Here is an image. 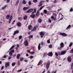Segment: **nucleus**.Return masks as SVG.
<instances>
[{"instance_id":"obj_1","label":"nucleus","mask_w":73,"mask_h":73,"mask_svg":"<svg viewBox=\"0 0 73 73\" xmlns=\"http://www.w3.org/2000/svg\"><path fill=\"white\" fill-rule=\"evenodd\" d=\"M14 52L15 50H12L9 52V54L10 56H9L8 57L9 60H10V59L12 58V56L13 53H14Z\"/></svg>"},{"instance_id":"obj_2","label":"nucleus","mask_w":73,"mask_h":73,"mask_svg":"<svg viewBox=\"0 0 73 73\" xmlns=\"http://www.w3.org/2000/svg\"><path fill=\"white\" fill-rule=\"evenodd\" d=\"M66 53V50H64L59 53V56H61V55H64Z\"/></svg>"},{"instance_id":"obj_3","label":"nucleus","mask_w":73,"mask_h":73,"mask_svg":"<svg viewBox=\"0 0 73 73\" xmlns=\"http://www.w3.org/2000/svg\"><path fill=\"white\" fill-rule=\"evenodd\" d=\"M45 32H41L40 33V35L41 38H42V37L44 36V35H45Z\"/></svg>"},{"instance_id":"obj_4","label":"nucleus","mask_w":73,"mask_h":73,"mask_svg":"<svg viewBox=\"0 0 73 73\" xmlns=\"http://www.w3.org/2000/svg\"><path fill=\"white\" fill-rule=\"evenodd\" d=\"M50 65V61H48L47 62V63L46 64V68L47 69V70L48 69V68H49V66Z\"/></svg>"},{"instance_id":"obj_5","label":"nucleus","mask_w":73,"mask_h":73,"mask_svg":"<svg viewBox=\"0 0 73 73\" xmlns=\"http://www.w3.org/2000/svg\"><path fill=\"white\" fill-rule=\"evenodd\" d=\"M38 28V26L36 25L35 27H34L33 29L31 31V32H34V31H35L36 30V29H37Z\"/></svg>"},{"instance_id":"obj_6","label":"nucleus","mask_w":73,"mask_h":73,"mask_svg":"<svg viewBox=\"0 0 73 73\" xmlns=\"http://www.w3.org/2000/svg\"><path fill=\"white\" fill-rule=\"evenodd\" d=\"M60 35H61V36H62L64 37H65V36H67V35L64 33H60Z\"/></svg>"},{"instance_id":"obj_7","label":"nucleus","mask_w":73,"mask_h":73,"mask_svg":"<svg viewBox=\"0 0 73 73\" xmlns=\"http://www.w3.org/2000/svg\"><path fill=\"white\" fill-rule=\"evenodd\" d=\"M10 63L9 62H6V63L5 64V68H8V66H9V64Z\"/></svg>"},{"instance_id":"obj_8","label":"nucleus","mask_w":73,"mask_h":73,"mask_svg":"<svg viewBox=\"0 0 73 73\" xmlns=\"http://www.w3.org/2000/svg\"><path fill=\"white\" fill-rule=\"evenodd\" d=\"M24 44L25 46H28V41L26 40L24 42Z\"/></svg>"},{"instance_id":"obj_9","label":"nucleus","mask_w":73,"mask_h":73,"mask_svg":"<svg viewBox=\"0 0 73 73\" xmlns=\"http://www.w3.org/2000/svg\"><path fill=\"white\" fill-rule=\"evenodd\" d=\"M33 11V9H31L27 11L26 12V13H31V12H32Z\"/></svg>"},{"instance_id":"obj_10","label":"nucleus","mask_w":73,"mask_h":73,"mask_svg":"<svg viewBox=\"0 0 73 73\" xmlns=\"http://www.w3.org/2000/svg\"><path fill=\"white\" fill-rule=\"evenodd\" d=\"M40 15V11H38L36 15V17H38V16Z\"/></svg>"},{"instance_id":"obj_11","label":"nucleus","mask_w":73,"mask_h":73,"mask_svg":"<svg viewBox=\"0 0 73 73\" xmlns=\"http://www.w3.org/2000/svg\"><path fill=\"white\" fill-rule=\"evenodd\" d=\"M30 8V7H25L23 8V9L24 11H25V10H27V9H29Z\"/></svg>"},{"instance_id":"obj_12","label":"nucleus","mask_w":73,"mask_h":73,"mask_svg":"<svg viewBox=\"0 0 73 73\" xmlns=\"http://www.w3.org/2000/svg\"><path fill=\"white\" fill-rule=\"evenodd\" d=\"M67 60L69 62H71L72 59H71V58H70V56H68L67 58Z\"/></svg>"},{"instance_id":"obj_13","label":"nucleus","mask_w":73,"mask_h":73,"mask_svg":"<svg viewBox=\"0 0 73 73\" xmlns=\"http://www.w3.org/2000/svg\"><path fill=\"white\" fill-rule=\"evenodd\" d=\"M19 30H17L16 31H14V33L13 34V35H16V34H18L19 33Z\"/></svg>"},{"instance_id":"obj_14","label":"nucleus","mask_w":73,"mask_h":73,"mask_svg":"<svg viewBox=\"0 0 73 73\" xmlns=\"http://www.w3.org/2000/svg\"><path fill=\"white\" fill-rule=\"evenodd\" d=\"M20 54H17V58L18 60H19L20 58V56H21Z\"/></svg>"},{"instance_id":"obj_15","label":"nucleus","mask_w":73,"mask_h":73,"mask_svg":"<svg viewBox=\"0 0 73 73\" xmlns=\"http://www.w3.org/2000/svg\"><path fill=\"white\" fill-rule=\"evenodd\" d=\"M60 45L62 48H64V44L62 42L60 44Z\"/></svg>"},{"instance_id":"obj_16","label":"nucleus","mask_w":73,"mask_h":73,"mask_svg":"<svg viewBox=\"0 0 73 73\" xmlns=\"http://www.w3.org/2000/svg\"><path fill=\"white\" fill-rule=\"evenodd\" d=\"M35 14H32L30 16V17L33 19H34L35 17Z\"/></svg>"},{"instance_id":"obj_17","label":"nucleus","mask_w":73,"mask_h":73,"mask_svg":"<svg viewBox=\"0 0 73 73\" xmlns=\"http://www.w3.org/2000/svg\"><path fill=\"white\" fill-rule=\"evenodd\" d=\"M48 56H50V57H51V56H52V52H51L48 54Z\"/></svg>"},{"instance_id":"obj_18","label":"nucleus","mask_w":73,"mask_h":73,"mask_svg":"<svg viewBox=\"0 0 73 73\" xmlns=\"http://www.w3.org/2000/svg\"><path fill=\"white\" fill-rule=\"evenodd\" d=\"M17 25L18 27H20L21 25V24L20 22H19L17 23Z\"/></svg>"},{"instance_id":"obj_19","label":"nucleus","mask_w":73,"mask_h":73,"mask_svg":"<svg viewBox=\"0 0 73 73\" xmlns=\"http://www.w3.org/2000/svg\"><path fill=\"white\" fill-rule=\"evenodd\" d=\"M41 62H42V60H40L39 61V62L38 63V64L37 65L38 66H39V65H40L41 64Z\"/></svg>"},{"instance_id":"obj_20","label":"nucleus","mask_w":73,"mask_h":73,"mask_svg":"<svg viewBox=\"0 0 73 73\" xmlns=\"http://www.w3.org/2000/svg\"><path fill=\"white\" fill-rule=\"evenodd\" d=\"M39 5H38V6L40 7H41L42 5V1H40V2H39Z\"/></svg>"},{"instance_id":"obj_21","label":"nucleus","mask_w":73,"mask_h":73,"mask_svg":"<svg viewBox=\"0 0 73 73\" xmlns=\"http://www.w3.org/2000/svg\"><path fill=\"white\" fill-rule=\"evenodd\" d=\"M18 19L19 21H21L23 20V18H22V17H19L18 18Z\"/></svg>"},{"instance_id":"obj_22","label":"nucleus","mask_w":73,"mask_h":73,"mask_svg":"<svg viewBox=\"0 0 73 73\" xmlns=\"http://www.w3.org/2000/svg\"><path fill=\"white\" fill-rule=\"evenodd\" d=\"M15 46L14 45H13L9 49V50H11V49H13L14 48H15Z\"/></svg>"},{"instance_id":"obj_23","label":"nucleus","mask_w":73,"mask_h":73,"mask_svg":"<svg viewBox=\"0 0 73 73\" xmlns=\"http://www.w3.org/2000/svg\"><path fill=\"white\" fill-rule=\"evenodd\" d=\"M15 46L14 45H13L9 49V50H11V49H13L14 48H15Z\"/></svg>"},{"instance_id":"obj_24","label":"nucleus","mask_w":73,"mask_h":73,"mask_svg":"<svg viewBox=\"0 0 73 73\" xmlns=\"http://www.w3.org/2000/svg\"><path fill=\"white\" fill-rule=\"evenodd\" d=\"M15 46L14 45H13L9 49V50H11V49H13L14 48H15Z\"/></svg>"},{"instance_id":"obj_25","label":"nucleus","mask_w":73,"mask_h":73,"mask_svg":"<svg viewBox=\"0 0 73 73\" xmlns=\"http://www.w3.org/2000/svg\"><path fill=\"white\" fill-rule=\"evenodd\" d=\"M22 4H27V2H26V1H25V0H23L22 1Z\"/></svg>"},{"instance_id":"obj_26","label":"nucleus","mask_w":73,"mask_h":73,"mask_svg":"<svg viewBox=\"0 0 73 73\" xmlns=\"http://www.w3.org/2000/svg\"><path fill=\"white\" fill-rule=\"evenodd\" d=\"M40 48H40V44L39 43L38 46V50H40Z\"/></svg>"},{"instance_id":"obj_27","label":"nucleus","mask_w":73,"mask_h":73,"mask_svg":"<svg viewBox=\"0 0 73 73\" xmlns=\"http://www.w3.org/2000/svg\"><path fill=\"white\" fill-rule=\"evenodd\" d=\"M10 16V15H7V16H6V18L7 19H8V20L9 19V17Z\"/></svg>"},{"instance_id":"obj_28","label":"nucleus","mask_w":73,"mask_h":73,"mask_svg":"<svg viewBox=\"0 0 73 73\" xmlns=\"http://www.w3.org/2000/svg\"><path fill=\"white\" fill-rule=\"evenodd\" d=\"M19 0H17V1H16L15 5H18V4H19Z\"/></svg>"},{"instance_id":"obj_29","label":"nucleus","mask_w":73,"mask_h":73,"mask_svg":"<svg viewBox=\"0 0 73 73\" xmlns=\"http://www.w3.org/2000/svg\"><path fill=\"white\" fill-rule=\"evenodd\" d=\"M7 7V5H5L2 8V9H3H3H5V8Z\"/></svg>"},{"instance_id":"obj_30","label":"nucleus","mask_w":73,"mask_h":73,"mask_svg":"<svg viewBox=\"0 0 73 73\" xmlns=\"http://www.w3.org/2000/svg\"><path fill=\"white\" fill-rule=\"evenodd\" d=\"M27 19V16L25 15L23 17L24 20H26Z\"/></svg>"},{"instance_id":"obj_31","label":"nucleus","mask_w":73,"mask_h":73,"mask_svg":"<svg viewBox=\"0 0 73 73\" xmlns=\"http://www.w3.org/2000/svg\"><path fill=\"white\" fill-rule=\"evenodd\" d=\"M71 27V25H69L67 27L66 29H69Z\"/></svg>"},{"instance_id":"obj_32","label":"nucleus","mask_w":73,"mask_h":73,"mask_svg":"<svg viewBox=\"0 0 73 73\" xmlns=\"http://www.w3.org/2000/svg\"><path fill=\"white\" fill-rule=\"evenodd\" d=\"M72 45H73V43L72 42H70L69 45V47H71V46H72Z\"/></svg>"},{"instance_id":"obj_33","label":"nucleus","mask_w":73,"mask_h":73,"mask_svg":"<svg viewBox=\"0 0 73 73\" xmlns=\"http://www.w3.org/2000/svg\"><path fill=\"white\" fill-rule=\"evenodd\" d=\"M16 65V63L15 62L12 63V66H14L15 65Z\"/></svg>"},{"instance_id":"obj_34","label":"nucleus","mask_w":73,"mask_h":73,"mask_svg":"<svg viewBox=\"0 0 73 73\" xmlns=\"http://www.w3.org/2000/svg\"><path fill=\"white\" fill-rule=\"evenodd\" d=\"M32 26H31V25H29L28 27L29 29H32Z\"/></svg>"},{"instance_id":"obj_35","label":"nucleus","mask_w":73,"mask_h":73,"mask_svg":"<svg viewBox=\"0 0 73 73\" xmlns=\"http://www.w3.org/2000/svg\"><path fill=\"white\" fill-rule=\"evenodd\" d=\"M47 10H46V9H44V13H45V14H46V13H47Z\"/></svg>"},{"instance_id":"obj_36","label":"nucleus","mask_w":73,"mask_h":73,"mask_svg":"<svg viewBox=\"0 0 73 73\" xmlns=\"http://www.w3.org/2000/svg\"><path fill=\"white\" fill-rule=\"evenodd\" d=\"M33 37V35H31L29 36V39H30L31 38H32Z\"/></svg>"},{"instance_id":"obj_37","label":"nucleus","mask_w":73,"mask_h":73,"mask_svg":"<svg viewBox=\"0 0 73 73\" xmlns=\"http://www.w3.org/2000/svg\"><path fill=\"white\" fill-rule=\"evenodd\" d=\"M47 42L48 43V44H49L50 43V39L49 38L48 40H47Z\"/></svg>"},{"instance_id":"obj_38","label":"nucleus","mask_w":73,"mask_h":73,"mask_svg":"<svg viewBox=\"0 0 73 73\" xmlns=\"http://www.w3.org/2000/svg\"><path fill=\"white\" fill-rule=\"evenodd\" d=\"M44 6H42L41 7L40 9H39V11H41V9H42V8H44Z\"/></svg>"},{"instance_id":"obj_39","label":"nucleus","mask_w":73,"mask_h":73,"mask_svg":"<svg viewBox=\"0 0 73 73\" xmlns=\"http://www.w3.org/2000/svg\"><path fill=\"white\" fill-rule=\"evenodd\" d=\"M22 71V69H21L20 70H19L17 71V72H21Z\"/></svg>"},{"instance_id":"obj_40","label":"nucleus","mask_w":73,"mask_h":73,"mask_svg":"<svg viewBox=\"0 0 73 73\" xmlns=\"http://www.w3.org/2000/svg\"><path fill=\"white\" fill-rule=\"evenodd\" d=\"M38 23H41V21H42V20L41 19H39L38 20Z\"/></svg>"},{"instance_id":"obj_41","label":"nucleus","mask_w":73,"mask_h":73,"mask_svg":"<svg viewBox=\"0 0 73 73\" xmlns=\"http://www.w3.org/2000/svg\"><path fill=\"white\" fill-rule=\"evenodd\" d=\"M48 21L49 23H52V21H51V20H50V19H48Z\"/></svg>"},{"instance_id":"obj_42","label":"nucleus","mask_w":73,"mask_h":73,"mask_svg":"<svg viewBox=\"0 0 73 73\" xmlns=\"http://www.w3.org/2000/svg\"><path fill=\"white\" fill-rule=\"evenodd\" d=\"M62 47L61 46V47H58V49L59 50H60V49H62Z\"/></svg>"},{"instance_id":"obj_43","label":"nucleus","mask_w":73,"mask_h":73,"mask_svg":"<svg viewBox=\"0 0 73 73\" xmlns=\"http://www.w3.org/2000/svg\"><path fill=\"white\" fill-rule=\"evenodd\" d=\"M57 1H58V0H55L53 2L54 3H57Z\"/></svg>"},{"instance_id":"obj_44","label":"nucleus","mask_w":73,"mask_h":73,"mask_svg":"<svg viewBox=\"0 0 73 73\" xmlns=\"http://www.w3.org/2000/svg\"><path fill=\"white\" fill-rule=\"evenodd\" d=\"M24 60V59L23 58H20V61H22L23 60Z\"/></svg>"},{"instance_id":"obj_45","label":"nucleus","mask_w":73,"mask_h":73,"mask_svg":"<svg viewBox=\"0 0 73 73\" xmlns=\"http://www.w3.org/2000/svg\"><path fill=\"white\" fill-rule=\"evenodd\" d=\"M22 38V36L21 35H20L19 36V40H20V39H21Z\"/></svg>"},{"instance_id":"obj_46","label":"nucleus","mask_w":73,"mask_h":73,"mask_svg":"<svg viewBox=\"0 0 73 73\" xmlns=\"http://www.w3.org/2000/svg\"><path fill=\"white\" fill-rule=\"evenodd\" d=\"M28 3L29 5H31V1H29Z\"/></svg>"},{"instance_id":"obj_47","label":"nucleus","mask_w":73,"mask_h":73,"mask_svg":"<svg viewBox=\"0 0 73 73\" xmlns=\"http://www.w3.org/2000/svg\"><path fill=\"white\" fill-rule=\"evenodd\" d=\"M12 18H13V17H12V16H11L9 19L11 20H12Z\"/></svg>"},{"instance_id":"obj_48","label":"nucleus","mask_w":73,"mask_h":73,"mask_svg":"<svg viewBox=\"0 0 73 73\" xmlns=\"http://www.w3.org/2000/svg\"><path fill=\"white\" fill-rule=\"evenodd\" d=\"M71 68L72 69H73V63H72L71 66Z\"/></svg>"},{"instance_id":"obj_49","label":"nucleus","mask_w":73,"mask_h":73,"mask_svg":"<svg viewBox=\"0 0 73 73\" xmlns=\"http://www.w3.org/2000/svg\"><path fill=\"white\" fill-rule=\"evenodd\" d=\"M33 2H34V3H36V2H37V0H33Z\"/></svg>"},{"instance_id":"obj_50","label":"nucleus","mask_w":73,"mask_h":73,"mask_svg":"<svg viewBox=\"0 0 73 73\" xmlns=\"http://www.w3.org/2000/svg\"><path fill=\"white\" fill-rule=\"evenodd\" d=\"M29 58H30V59H32L33 58V56H31Z\"/></svg>"},{"instance_id":"obj_51","label":"nucleus","mask_w":73,"mask_h":73,"mask_svg":"<svg viewBox=\"0 0 73 73\" xmlns=\"http://www.w3.org/2000/svg\"><path fill=\"white\" fill-rule=\"evenodd\" d=\"M31 54H35V52H30Z\"/></svg>"},{"instance_id":"obj_52","label":"nucleus","mask_w":73,"mask_h":73,"mask_svg":"<svg viewBox=\"0 0 73 73\" xmlns=\"http://www.w3.org/2000/svg\"><path fill=\"white\" fill-rule=\"evenodd\" d=\"M55 55L56 56H58V54L57 52L55 53Z\"/></svg>"},{"instance_id":"obj_53","label":"nucleus","mask_w":73,"mask_h":73,"mask_svg":"<svg viewBox=\"0 0 73 73\" xmlns=\"http://www.w3.org/2000/svg\"><path fill=\"white\" fill-rule=\"evenodd\" d=\"M70 12H72V11H73V9H72V8H71V9H70Z\"/></svg>"},{"instance_id":"obj_54","label":"nucleus","mask_w":73,"mask_h":73,"mask_svg":"<svg viewBox=\"0 0 73 73\" xmlns=\"http://www.w3.org/2000/svg\"><path fill=\"white\" fill-rule=\"evenodd\" d=\"M51 19H54V17L53 16H52L51 17Z\"/></svg>"},{"instance_id":"obj_55","label":"nucleus","mask_w":73,"mask_h":73,"mask_svg":"<svg viewBox=\"0 0 73 73\" xmlns=\"http://www.w3.org/2000/svg\"><path fill=\"white\" fill-rule=\"evenodd\" d=\"M12 20H11V19H9V24H10V23H11V21Z\"/></svg>"},{"instance_id":"obj_56","label":"nucleus","mask_w":73,"mask_h":73,"mask_svg":"<svg viewBox=\"0 0 73 73\" xmlns=\"http://www.w3.org/2000/svg\"><path fill=\"white\" fill-rule=\"evenodd\" d=\"M24 61H25V62H27L28 61L27 60H24Z\"/></svg>"},{"instance_id":"obj_57","label":"nucleus","mask_w":73,"mask_h":73,"mask_svg":"<svg viewBox=\"0 0 73 73\" xmlns=\"http://www.w3.org/2000/svg\"><path fill=\"white\" fill-rule=\"evenodd\" d=\"M15 20H14L12 22V24L13 25L14 24V23H15Z\"/></svg>"},{"instance_id":"obj_58","label":"nucleus","mask_w":73,"mask_h":73,"mask_svg":"<svg viewBox=\"0 0 73 73\" xmlns=\"http://www.w3.org/2000/svg\"><path fill=\"white\" fill-rule=\"evenodd\" d=\"M70 52L71 53H73V49H72V50L71 51H70Z\"/></svg>"},{"instance_id":"obj_59","label":"nucleus","mask_w":73,"mask_h":73,"mask_svg":"<svg viewBox=\"0 0 73 73\" xmlns=\"http://www.w3.org/2000/svg\"><path fill=\"white\" fill-rule=\"evenodd\" d=\"M34 11L35 12H36V9H34Z\"/></svg>"},{"instance_id":"obj_60","label":"nucleus","mask_w":73,"mask_h":73,"mask_svg":"<svg viewBox=\"0 0 73 73\" xmlns=\"http://www.w3.org/2000/svg\"><path fill=\"white\" fill-rule=\"evenodd\" d=\"M62 19H63V17H62L59 20H62Z\"/></svg>"},{"instance_id":"obj_61","label":"nucleus","mask_w":73,"mask_h":73,"mask_svg":"<svg viewBox=\"0 0 73 73\" xmlns=\"http://www.w3.org/2000/svg\"><path fill=\"white\" fill-rule=\"evenodd\" d=\"M56 71L54 72V71H53L52 72V73H56Z\"/></svg>"},{"instance_id":"obj_62","label":"nucleus","mask_w":73,"mask_h":73,"mask_svg":"<svg viewBox=\"0 0 73 73\" xmlns=\"http://www.w3.org/2000/svg\"><path fill=\"white\" fill-rule=\"evenodd\" d=\"M49 48H52V45H50L49 46Z\"/></svg>"},{"instance_id":"obj_63","label":"nucleus","mask_w":73,"mask_h":73,"mask_svg":"<svg viewBox=\"0 0 73 73\" xmlns=\"http://www.w3.org/2000/svg\"><path fill=\"white\" fill-rule=\"evenodd\" d=\"M27 52H28V53H31V52H30V50H27Z\"/></svg>"},{"instance_id":"obj_64","label":"nucleus","mask_w":73,"mask_h":73,"mask_svg":"<svg viewBox=\"0 0 73 73\" xmlns=\"http://www.w3.org/2000/svg\"><path fill=\"white\" fill-rule=\"evenodd\" d=\"M4 69V66H2L1 68V70H2V69Z\"/></svg>"}]
</instances>
